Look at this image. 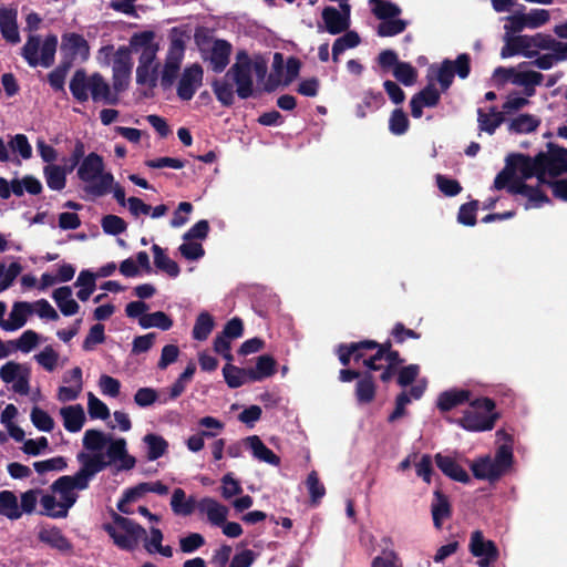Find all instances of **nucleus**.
<instances>
[{"label": "nucleus", "mask_w": 567, "mask_h": 567, "mask_svg": "<svg viewBox=\"0 0 567 567\" xmlns=\"http://www.w3.org/2000/svg\"><path fill=\"white\" fill-rule=\"evenodd\" d=\"M82 445L84 451L76 455L79 471L74 475L61 476L52 484L53 493L69 508L75 504L78 492L86 489L90 482L106 467L113 465L121 472L131 471L136 465V458L128 453L124 437L89 429L83 434Z\"/></svg>", "instance_id": "nucleus-1"}, {"label": "nucleus", "mask_w": 567, "mask_h": 567, "mask_svg": "<svg viewBox=\"0 0 567 567\" xmlns=\"http://www.w3.org/2000/svg\"><path fill=\"white\" fill-rule=\"evenodd\" d=\"M391 344H379L374 341H361L349 346H340L338 350L339 360L343 365L350 363L351 358L370 370H383L381 380L388 381L392 378L395 367L400 362L399 353L390 350Z\"/></svg>", "instance_id": "nucleus-2"}, {"label": "nucleus", "mask_w": 567, "mask_h": 567, "mask_svg": "<svg viewBox=\"0 0 567 567\" xmlns=\"http://www.w3.org/2000/svg\"><path fill=\"white\" fill-rule=\"evenodd\" d=\"M72 96L84 103L91 99L94 103L115 105L118 102L117 92L100 74L87 75L84 70H76L70 81Z\"/></svg>", "instance_id": "nucleus-3"}, {"label": "nucleus", "mask_w": 567, "mask_h": 567, "mask_svg": "<svg viewBox=\"0 0 567 567\" xmlns=\"http://www.w3.org/2000/svg\"><path fill=\"white\" fill-rule=\"evenodd\" d=\"M78 177L84 184V190L94 197L110 193L114 183L113 174L105 171L103 157L94 152L79 164Z\"/></svg>", "instance_id": "nucleus-4"}, {"label": "nucleus", "mask_w": 567, "mask_h": 567, "mask_svg": "<svg viewBox=\"0 0 567 567\" xmlns=\"http://www.w3.org/2000/svg\"><path fill=\"white\" fill-rule=\"evenodd\" d=\"M505 44L502 48L501 56L503 59L511 58L514 55H524L526 58H534L539 54L542 49L551 48V45H558L561 50L567 52V48L561 41H557L549 34L536 33L533 35H505Z\"/></svg>", "instance_id": "nucleus-5"}, {"label": "nucleus", "mask_w": 567, "mask_h": 567, "mask_svg": "<svg viewBox=\"0 0 567 567\" xmlns=\"http://www.w3.org/2000/svg\"><path fill=\"white\" fill-rule=\"evenodd\" d=\"M498 415L495 403L488 398L470 399L468 408L460 419V425L473 432L489 431L494 427Z\"/></svg>", "instance_id": "nucleus-6"}, {"label": "nucleus", "mask_w": 567, "mask_h": 567, "mask_svg": "<svg viewBox=\"0 0 567 567\" xmlns=\"http://www.w3.org/2000/svg\"><path fill=\"white\" fill-rule=\"evenodd\" d=\"M186 41L182 32L173 29L169 34V44L165 54L164 63L159 70V83L164 90L173 86L185 56Z\"/></svg>", "instance_id": "nucleus-7"}, {"label": "nucleus", "mask_w": 567, "mask_h": 567, "mask_svg": "<svg viewBox=\"0 0 567 567\" xmlns=\"http://www.w3.org/2000/svg\"><path fill=\"white\" fill-rule=\"evenodd\" d=\"M512 463V446L503 444L497 449L493 458L488 455L480 457L472 462L470 467L476 478L495 482L506 473Z\"/></svg>", "instance_id": "nucleus-8"}, {"label": "nucleus", "mask_w": 567, "mask_h": 567, "mask_svg": "<svg viewBox=\"0 0 567 567\" xmlns=\"http://www.w3.org/2000/svg\"><path fill=\"white\" fill-rule=\"evenodd\" d=\"M104 530L114 544L124 550H133L145 537L146 530L134 520L115 514L111 523L104 524Z\"/></svg>", "instance_id": "nucleus-9"}, {"label": "nucleus", "mask_w": 567, "mask_h": 567, "mask_svg": "<svg viewBox=\"0 0 567 567\" xmlns=\"http://www.w3.org/2000/svg\"><path fill=\"white\" fill-rule=\"evenodd\" d=\"M56 48V35H48L43 41L39 35H30L22 48V56L32 68H50L54 63Z\"/></svg>", "instance_id": "nucleus-10"}, {"label": "nucleus", "mask_w": 567, "mask_h": 567, "mask_svg": "<svg viewBox=\"0 0 567 567\" xmlns=\"http://www.w3.org/2000/svg\"><path fill=\"white\" fill-rule=\"evenodd\" d=\"M496 189L506 188L511 194H520L528 199L526 208L539 207L547 202V197L539 188H534L518 181L509 164L496 175L494 181Z\"/></svg>", "instance_id": "nucleus-11"}, {"label": "nucleus", "mask_w": 567, "mask_h": 567, "mask_svg": "<svg viewBox=\"0 0 567 567\" xmlns=\"http://www.w3.org/2000/svg\"><path fill=\"white\" fill-rule=\"evenodd\" d=\"M236 85V93L240 99H248L254 94V81L248 68V53L239 51L236 54V62L226 73Z\"/></svg>", "instance_id": "nucleus-12"}, {"label": "nucleus", "mask_w": 567, "mask_h": 567, "mask_svg": "<svg viewBox=\"0 0 567 567\" xmlns=\"http://www.w3.org/2000/svg\"><path fill=\"white\" fill-rule=\"evenodd\" d=\"M0 379L11 385V390L20 395L30 392L31 370L28 365L9 361L0 368Z\"/></svg>", "instance_id": "nucleus-13"}, {"label": "nucleus", "mask_w": 567, "mask_h": 567, "mask_svg": "<svg viewBox=\"0 0 567 567\" xmlns=\"http://www.w3.org/2000/svg\"><path fill=\"white\" fill-rule=\"evenodd\" d=\"M133 70V60L131 50L126 45H121L116 49V56L113 59L112 64V80L113 89L116 92L125 90L131 80Z\"/></svg>", "instance_id": "nucleus-14"}, {"label": "nucleus", "mask_w": 567, "mask_h": 567, "mask_svg": "<svg viewBox=\"0 0 567 567\" xmlns=\"http://www.w3.org/2000/svg\"><path fill=\"white\" fill-rule=\"evenodd\" d=\"M322 20L324 22V31L330 34H340L350 28L351 7L347 0H341L340 10L334 7H326L322 10ZM319 31L323 29L319 25Z\"/></svg>", "instance_id": "nucleus-15"}, {"label": "nucleus", "mask_w": 567, "mask_h": 567, "mask_svg": "<svg viewBox=\"0 0 567 567\" xmlns=\"http://www.w3.org/2000/svg\"><path fill=\"white\" fill-rule=\"evenodd\" d=\"M131 53L138 54V60H157L159 43L156 41V33L151 30L134 33L130 38L128 47Z\"/></svg>", "instance_id": "nucleus-16"}, {"label": "nucleus", "mask_w": 567, "mask_h": 567, "mask_svg": "<svg viewBox=\"0 0 567 567\" xmlns=\"http://www.w3.org/2000/svg\"><path fill=\"white\" fill-rule=\"evenodd\" d=\"M203 68L198 63L186 66L177 83V96L183 101L192 100L203 84Z\"/></svg>", "instance_id": "nucleus-17"}, {"label": "nucleus", "mask_w": 567, "mask_h": 567, "mask_svg": "<svg viewBox=\"0 0 567 567\" xmlns=\"http://www.w3.org/2000/svg\"><path fill=\"white\" fill-rule=\"evenodd\" d=\"M538 156L544 181L546 176L554 177L567 172L566 150L550 147L548 153H540Z\"/></svg>", "instance_id": "nucleus-18"}, {"label": "nucleus", "mask_w": 567, "mask_h": 567, "mask_svg": "<svg viewBox=\"0 0 567 567\" xmlns=\"http://www.w3.org/2000/svg\"><path fill=\"white\" fill-rule=\"evenodd\" d=\"M518 181H526L533 176L537 177V187L544 183L539 156L532 158L524 155H517L508 163Z\"/></svg>", "instance_id": "nucleus-19"}, {"label": "nucleus", "mask_w": 567, "mask_h": 567, "mask_svg": "<svg viewBox=\"0 0 567 567\" xmlns=\"http://www.w3.org/2000/svg\"><path fill=\"white\" fill-rule=\"evenodd\" d=\"M61 51L73 60L86 61L90 58V45L83 35L68 32L62 35Z\"/></svg>", "instance_id": "nucleus-20"}, {"label": "nucleus", "mask_w": 567, "mask_h": 567, "mask_svg": "<svg viewBox=\"0 0 567 567\" xmlns=\"http://www.w3.org/2000/svg\"><path fill=\"white\" fill-rule=\"evenodd\" d=\"M0 32L7 42L11 44L20 42L18 11L16 8L0 6Z\"/></svg>", "instance_id": "nucleus-21"}, {"label": "nucleus", "mask_w": 567, "mask_h": 567, "mask_svg": "<svg viewBox=\"0 0 567 567\" xmlns=\"http://www.w3.org/2000/svg\"><path fill=\"white\" fill-rule=\"evenodd\" d=\"M199 513L207 516L208 522L214 526L224 525L228 516V508L212 497H204L197 502Z\"/></svg>", "instance_id": "nucleus-22"}, {"label": "nucleus", "mask_w": 567, "mask_h": 567, "mask_svg": "<svg viewBox=\"0 0 567 567\" xmlns=\"http://www.w3.org/2000/svg\"><path fill=\"white\" fill-rule=\"evenodd\" d=\"M439 101L440 92L433 85H427L411 99L410 106L412 116L415 118L421 117L423 107H433Z\"/></svg>", "instance_id": "nucleus-23"}, {"label": "nucleus", "mask_w": 567, "mask_h": 567, "mask_svg": "<svg viewBox=\"0 0 567 567\" xmlns=\"http://www.w3.org/2000/svg\"><path fill=\"white\" fill-rule=\"evenodd\" d=\"M60 416L64 429L70 433H78L86 421L84 409L81 404H73L60 409Z\"/></svg>", "instance_id": "nucleus-24"}, {"label": "nucleus", "mask_w": 567, "mask_h": 567, "mask_svg": "<svg viewBox=\"0 0 567 567\" xmlns=\"http://www.w3.org/2000/svg\"><path fill=\"white\" fill-rule=\"evenodd\" d=\"M231 49V44L226 40L217 39L214 41L209 55V64L214 72L221 73L226 69Z\"/></svg>", "instance_id": "nucleus-25"}, {"label": "nucleus", "mask_w": 567, "mask_h": 567, "mask_svg": "<svg viewBox=\"0 0 567 567\" xmlns=\"http://www.w3.org/2000/svg\"><path fill=\"white\" fill-rule=\"evenodd\" d=\"M159 64L156 60H138L136 68V83L154 89L159 79Z\"/></svg>", "instance_id": "nucleus-26"}, {"label": "nucleus", "mask_w": 567, "mask_h": 567, "mask_svg": "<svg viewBox=\"0 0 567 567\" xmlns=\"http://www.w3.org/2000/svg\"><path fill=\"white\" fill-rule=\"evenodd\" d=\"M32 313L31 302L17 301L13 303L9 313V319L3 322L2 329L6 331H16L22 328L28 320V317Z\"/></svg>", "instance_id": "nucleus-27"}, {"label": "nucleus", "mask_w": 567, "mask_h": 567, "mask_svg": "<svg viewBox=\"0 0 567 567\" xmlns=\"http://www.w3.org/2000/svg\"><path fill=\"white\" fill-rule=\"evenodd\" d=\"M52 299L56 303L61 313L65 317L74 316L80 310V305L73 298V291L70 286L56 288L52 292Z\"/></svg>", "instance_id": "nucleus-28"}, {"label": "nucleus", "mask_w": 567, "mask_h": 567, "mask_svg": "<svg viewBox=\"0 0 567 567\" xmlns=\"http://www.w3.org/2000/svg\"><path fill=\"white\" fill-rule=\"evenodd\" d=\"M435 462H436L437 467L450 478L461 482V483L470 482V475L455 461L454 457L439 453L435 455Z\"/></svg>", "instance_id": "nucleus-29"}, {"label": "nucleus", "mask_w": 567, "mask_h": 567, "mask_svg": "<svg viewBox=\"0 0 567 567\" xmlns=\"http://www.w3.org/2000/svg\"><path fill=\"white\" fill-rule=\"evenodd\" d=\"M431 514L436 529H441L444 520L451 517V504L449 498L440 491H435L431 503Z\"/></svg>", "instance_id": "nucleus-30"}, {"label": "nucleus", "mask_w": 567, "mask_h": 567, "mask_svg": "<svg viewBox=\"0 0 567 567\" xmlns=\"http://www.w3.org/2000/svg\"><path fill=\"white\" fill-rule=\"evenodd\" d=\"M544 75L532 70H516L512 84L522 86L527 97L535 94V87L542 84Z\"/></svg>", "instance_id": "nucleus-31"}, {"label": "nucleus", "mask_w": 567, "mask_h": 567, "mask_svg": "<svg viewBox=\"0 0 567 567\" xmlns=\"http://www.w3.org/2000/svg\"><path fill=\"white\" fill-rule=\"evenodd\" d=\"M245 444L251 451L252 456L259 462H265L275 466L280 464V458L264 444L259 436H248L245 440Z\"/></svg>", "instance_id": "nucleus-32"}, {"label": "nucleus", "mask_w": 567, "mask_h": 567, "mask_svg": "<svg viewBox=\"0 0 567 567\" xmlns=\"http://www.w3.org/2000/svg\"><path fill=\"white\" fill-rule=\"evenodd\" d=\"M39 539L60 551H71L72 545L62 532L56 527H43L39 532Z\"/></svg>", "instance_id": "nucleus-33"}, {"label": "nucleus", "mask_w": 567, "mask_h": 567, "mask_svg": "<svg viewBox=\"0 0 567 567\" xmlns=\"http://www.w3.org/2000/svg\"><path fill=\"white\" fill-rule=\"evenodd\" d=\"M70 168L56 164H49L43 168V176L48 187L61 192L66 185V175Z\"/></svg>", "instance_id": "nucleus-34"}, {"label": "nucleus", "mask_w": 567, "mask_h": 567, "mask_svg": "<svg viewBox=\"0 0 567 567\" xmlns=\"http://www.w3.org/2000/svg\"><path fill=\"white\" fill-rule=\"evenodd\" d=\"M171 508L175 515L189 516L197 508V502L194 497H186L182 488H175L171 498Z\"/></svg>", "instance_id": "nucleus-35"}, {"label": "nucleus", "mask_w": 567, "mask_h": 567, "mask_svg": "<svg viewBox=\"0 0 567 567\" xmlns=\"http://www.w3.org/2000/svg\"><path fill=\"white\" fill-rule=\"evenodd\" d=\"M471 399V392L467 390H449L440 394L437 399V408L443 411H450Z\"/></svg>", "instance_id": "nucleus-36"}, {"label": "nucleus", "mask_w": 567, "mask_h": 567, "mask_svg": "<svg viewBox=\"0 0 567 567\" xmlns=\"http://www.w3.org/2000/svg\"><path fill=\"white\" fill-rule=\"evenodd\" d=\"M504 121L503 112L497 111L495 107H491L488 112H484L482 109L477 110V122L481 132L492 135Z\"/></svg>", "instance_id": "nucleus-37"}, {"label": "nucleus", "mask_w": 567, "mask_h": 567, "mask_svg": "<svg viewBox=\"0 0 567 567\" xmlns=\"http://www.w3.org/2000/svg\"><path fill=\"white\" fill-rule=\"evenodd\" d=\"M470 551L473 556H498V550L492 540H486L481 530L471 535Z\"/></svg>", "instance_id": "nucleus-38"}, {"label": "nucleus", "mask_w": 567, "mask_h": 567, "mask_svg": "<svg viewBox=\"0 0 567 567\" xmlns=\"http://www.w3.org/2000/svg\"><path fill=\"white\" fill-rule=\"evenodd\" d=\"M540 124V120L532 114H519L512 118L507 128L511 133L515 134H528L537 130Z\"/></svg>", "instance_id": "nucleus-39"}, {"label": "nucleus", "mask_w": 567, "mask_h": 567, "mask_svg": "<svg viewBox=\"0 0 567 567\" xmlns=\"http://www.w3.org/2000/svg\"><path fill=\"white\" fill-rule=\"evenodd\" d=\"M164 536L161 529L152 527L150 529V536L144 537V547L150 554H159L163 557L169 558L173 556V548L171 546H163L162 540Z\"/></svg>", "instance_id": "nucleus-40"}, {"label": "nucleus", "mask_w": 567, "mask_h": 567, "mask_svg": "<svg viewBox=\"0 0 567 567\" xmlns=\"http://www.w3.org/2000/svg\"><path fill=\"white\" fill-rule=\"evenodd\" d=\"M143 442L147 450V460L156 461L166 454L168 442L161 435L148 433L143 437Z\"/></svg>", "instance_id": "nucleus-41"}, {"label": "nucleus", "mask_w": 567, "mask_h": 567, "mask_svg": "<svg viewBox=\"0 0 567 567\" xmlns=\"http://www.w3.org/2000/svg\"><path fill=\"white\" fill-rule=\"evenodd\" d=\"M74 286L79 288L76 297L81 301H86L96 288V275L90 270H82L79 274Z\"/></svg>", "instance_id": "nucleus-42"}, {"label": "nucleus", "mask_w": 567, "mask_h": 567, "mask_svg": "<svg viewBox=\"0 0 567 567\" xmlns=\"http://www.w3.org/2000/svg\"><path fill=\"white\" fill-rule=\"evenodd\" d=\"M223 375L227 383V385L231 389L239 388L248 382H252L250 380V374L248 369L238 368L230 363H227L223 368Z\"/></svg>", "instance_id": "nucleus-43"}, {"label": "nucleus", "mask_w": 567, "mask_h": 567, "mask_svg": "<svg viewBox=\"0 0 567 567\" xmlns=\"http://www.w3.org/2000/svg\"><path fill=\"white\" fill-rule=\"evenodd\" d=\"M250 380L254 382L261 381L271 377L276 371V361L272 357L264 354L258 357L256 367L249 368Z\"/></svg>", "instance_id": "nucleus-44"}, {"label": "nucleus", "mask_w": 567, "mask_h": 567, "mask_svg": "<svg viewBox=\"0 0 567 567\" xmlns=\"http://www.w3.org/2000/svg\"><path fill=\"white\" fill-rule=\"evenodd\" d=\"M0 515L9 519H18L22 516V511L20 509L18 498L13 492H0Z\"/></svg>", "instance_id": "nucleus-45"}, {"label": "nucleus", "mask_w": 567, "mask_h": 567, "mask_svg": "<svg viewBox=\"0 0 567 567\" xmlns=\"http://www.w3.org/2000/svg\"><path fill=\"white\" fill-rule=\"evenodd\" d=\"M40 504L44 514L53 518H64L68 516L69 507H66L55 494H45L41 497Z\"/></svg>", "instance_id": "nucleus-46"}, {"label": "nucleus", "mask_w": 567, "mask_h": 567, "mask_svg": "<svg viewBox=\"0 0 567 567\" xmlns=\"http://www.w3.org/2000/svg\"><path fill=\"white\" fill-rule=\"evenodd\" d=\"M372 13L380 20L396 18L401 14V9L393 2L386 0H369Z\"/></svg>", "instance_id": "nucleus-47"}, {"label": "nucleus", "mask_w": 567, "mask_h": 567, "mask_svg": "<svg viewBox=\"0 0 567 567\" xmlns=\"http://www.w3.org/2000/svg\"><path fill=\"white\" fill-rule=\"evenodd\" d=\"M140 326L143 329L158 328L163 331L169 330L173 326V320L163 311L146 313L141 317Z\"/></svg>", "instance_id": "nucleus-48"}, {"label": "nucleus", "mask_w": 567, "mask_h": 567, "mask_svg": "<svg viewBox=\"0 0 567 567\" xmlns=\"http://www.w3.org/2000/svg\"><path fill=\"white\" fill-rule=\"evenodd\" d=\"M152 250L154 252V264L158 269L165 271L173 278L179 275L178 265L171 259L158 245H153Z\"/></svg>", "instance_id": "nucleus-49"}, {"label": "nucleus", "mask_w": 567, "mask_h": 567, "mask_svg": "<svg viewBox=\"0 0 567 567\" xmlns=\"http://www.w3.org/2000/svg\"><path fill=\"white\" fill-rule=\"evenodd\" d=\"M147 494L145 484L140 483L131 488H127L122 498L117 503V509L123 514H130V504L140 501Z\"/></svg>", "instance_id": "nucleus-50"}, {"label": "nucleus", "mask_w": 567, "mask_h": 567, "mask_svg": "<svg viewBox=\"0 0 567 567\" xmlns=\"http://www.w3.org/2000/svg\"><path fill=\"white\" fill-rule=\"evenodd\" d=\"M214 319L213 317L206 312V311H203L198 315V317L196 318V321H195V324H194V328H193V338L195 340H198V341H204L206 340L209 334L212 333L213 329H214Z\"/></svg>", "instance_id": "nucleus-51"}, {"label": "nucleus", "mask_w": 567, "mask_h": 567, "mask_svg": "<svg viewBox=\"0 0 567 567\" xmlns=\"http://www.w3.org/2000/svg\"><path fill=\"white\" fill-rule=\"evenodd\" d=\"M375 395V385L371 375H364L355 385V398L359 404L370 403Z\"/></svg>", "instance_id": "nucleus-52"}, {"label": "nucleus", "mask_w": 567, "mask_h": 567, "mask_svg": "<svg viewBox=\"0 0 567 567\" xmlns=\"http://www.w3.org/2000/svg\"><path fill=\"white\" fill-rule=\"evenodd\" d=\"M8 148L13 154H18L21 159H30L32 157V146L24 134H16L8 142Z\"/></svg>", "instance_id": "nucleus-53"}, {"label": "nucleus", "mask_w": 567, "mask_h": 567, "mask_svg": "<svg viewBox=\"0 0 567 567\" xmlns=\"http://www.w3.org/2000/svg\"><path fill=\"white\" fill-rule=\"evenodd\" d=\"M40 341V336L33 330H25L17 340H12L13 351L19 350L23 353L32 351Z\"/></svg>", "instance_id": "nucleus-54"}, {"label": "nucleus", "mask_w": 567, "mask_h": 567, "mask_svg": "<svg viewBox=\"0 0 567 567\" xmlns=\"http://www.w3.org/2000/svg\"><path fill=\"white\" fill-rule=\"evenodd\" d=\"M406 25L408 22L402 19H398V17L386 19L379 24L377 33L380 37H394L402 33L406 29Z\"/></svg>", "instance_id": "nucleus-55"}, {"label": "nucleus", "mask_w": 567, "mask_h": 567, "mask_svg": "<svg viewBox=\"0 0 567 567\" xmlns=\"http://www.w3.org/2000/svg\"><path fill=\"white\" fill-rule=\"evenodd\" d=\"M408 115L401 109H395L389 118V130L393 135H403L409 130Z\"/></svg>", "instance_id": "nucleus-56"}, {"label": "nucleus", "mask_w": 567, "mask_h": 567, "mask_svg": "<svg viewBox=\"0 0 567 567\" xmlns=\"http://www.w3.org/2000/svg\"><path fill=\"white\" fill-rule=\"evenodd\" d=\"M30 419L32 424L42 432H51L54 429V420L47 411L38 406L31 410Z\"/></svg>", "instance_id": "nucleus-57"}, {"label": "nucleus", "mask_w": 567, "mask_h": 567, "mask_svg": "<svg viewBox=\"0 0 567 567\" xmlns=\"http://www.w3.org/2000/svg\"><path fill=\"white\" fill-rule=\"evenodd\" d=\"M214 93L217 100L225 106H230L235 101V91L233 84L226 80L216 81L213 84Z\"/></svg>", "instance_id": "nucleus-58"}, {"label": "nucleus", "mask_w": 567, "mask_h": 567, "mask_svg": "<svg viewBox=\"0 0 567 567\" xmlns=\"http://www.w3.org/2000/svg\"><path fill=\"white\" fill-rule=\"evenodd\" d=\"M34 360L44 370L52 372L58 367L59 353L52 347L48 346L34 355Z\"/></svg>", "instance_id": "nucleus-59"}, {"label": "nucleus", "mask_w": 567, "mask_h": 567, "mask_svg": "<svg viewBox=\"0 0 567 567\" xmlns=\"http://www.w3.org/2000/svg\"><path fill=\"white\" fill-rule=\"evenodd\" d=\"M394 78L405 86L413 85L416 81L417 72L414 66L406 62H400L393 69Z\"/></svg>", "instance_id": "nucleus-60"}, {"label": "nucleus", "mask_w": 567, "mask_h": 567, "mask_svg": "<svg viewBox=\"0 0 567 567\" xmlns=\"http://www.w3.org/2000/svg\"><path fill=\"white\" fill-rule=\"evenodd\" d=\"M371 567H402V564L399 555L392 548L385 547L372 559Z\"/></svg>", "instance_id": "nucleus-61"}, {"label": "nucleus", "mask_w": 567, "mask_h": 567, "mask_svg": "<svg viewBox=\"0 0 567 567\" xmlns=\"http://www.w3.org/2000/svg\"><path fill=\"white\" fill-rule=\"evenodd\" d=\"M22 267L19 262H12L8 267L0 265V291L8 289L14 279L21 272Z\"/></svg>", "instance_id": "nucleus-62"}, {"label": "nucleus", "mask_w": 567, "mask_h": 567, "mask_svg": "<svg viewBox=\"0 0 567 567\" xmlns=\"http://www.w3.org/2000/svg\"><path fill=\"white\" fill-rule=\"evenodd\" d=\"M87 411L91 419L106 420L110 416L107 405L91 392L87 395Z\"/></svg>", "instance_id": "nucleus-63"}, {"label": "nucleus", "mask_w": 567, "mask_h": 567, "mask_svg": "<svg viewBox=\"0 0 567 567\" xmlns=\"http://www.w3.org/2000/svg\"><path fill=\"white\" fill-rule=\"evenodd\" d=\"M102 229L109 235H120L127 228L125 220L116 215H106L101 220Z\"/></svg>", "instance_id": "nucleus-64"}]
</instances>
